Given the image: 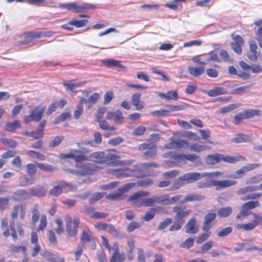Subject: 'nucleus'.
Here are the masks:
<instances>
[{
  "label": "nucleus",
  "mask_w": 262,
  "mask_h": 262,
  "mask_svg": "<svg viewBox=\"0 0 262 262\" xmlns=\"http://www.w3.org/2000/svg\"><path fill=\"white\" fill-rule=\"evenodd\" d=\"M37 165L40 170L46 172H53L57 170L56 167L48 164L37 163Z\"/></svg>",
  "instance_id": "nucleus-34"
},
{
  "label": "nucleus",
  "mask_w": 262,
  "mask_h": 262,
  "mask_svg": "<svg viewBox=\"0 0 262 262\" xmlns=\"http://www.w3.org/2000/svg\"><path fill=\"white\" fill-rule=\"evenodd\" d=\"M117 152L113 151L107 154L104 152V163L109 165H112L114 163L117 161L120 157L116 154Z\"/></svg>",
  "instance_id": "nucleus-17"
},
{
  "label": "nucleus",
  "mask_w": 262,
  "mask_h": 262,
  "mask_svg": "<svg viewBox=\"0 0 262 262\" xmlns=\"http://www.w3.org/2000/svg\"><path fill=\"white\" fill-rule=\"evenodd\" d=\"M63 138L64 137L63 136H56L52 141H51L49 145L51 147H54L58 146L63 140Z\"/></svg>",
  "instance_id": "nucleus-63"
},
{
  "label": "nucleus",
  "mask_w": 262,
  "mask_h": 262,
  "mask_svg": "<svg viewBox=\"0 0 262 262\" xmlns=\"http://www.w3.org/2000/svg\"><path fill=\"white\" fill-rule=\"evenodd\" d=\"M179 158L182 160H187L194 163H198L201 161L200 157L195 154L181 155Z\"/></svg>",
  "instance_id": "nucleus-28"
},
{
  "label": "nucleus",
  "mask_w": 262,
  "mask_h": 262,
  "mask_svg": "<svg viewBox=\"0 0 262 262\" xmlns=\"http://www.w3.org/2000/svg\"><path fill=\"white\" fill-rule=\"evenodd\" d=\"M212 185L216 187V190L231 187L237 184V181L232 180H212Z\"/></svg>",
  "instance_id": "nucleus-6"
},
{
  "label": "nucleus",
  "mask_w": 262,
  "mask_h": 262,
  "mask_svg": "<svg viewBox=\"0 0 262 262\" xmlns=\"http://www.w3.org/2000/svg\"><path fill=\"white\" fill-rule=\"evenodd\" d=\"M8 226L7 220L3 219L2 222L1 228L4 231L3 234L5 237H8L10 234Z\"/></svg>",
  "instance_id": "nucleus-52"
},
{
  "label": "nucleus",
  "mask_w": 262,
  "mask_h": 262,
  "mask_svg": "<svg viewBox=\"0 0 262 262\" xmlns=\"http://www.w3.org/2000/svg\"><path fill=\"white\" fill-rule=\"evenodd\" d=\"M35 181V179L34 177L24 175L19 178V184L22 186H27L34 183Z\"/></svg>",
  "instance_id": "nucleus-29"
},
{
  "label": "nucleus",
  "mask_w": 262,
  "mask_h": 262,
  "mask_svg": "<svg viewBox=\"0 0 262 262\" xmlns=\"http://www.w3.org/2000/svg\"><path fill=\"white\" fill-rule=\"evenodd\" d=\"M100 98V95L97 93H94L91 95L87 99L84 97H80V99H83V103L87 105L88 109H91L93 104H95Z\"/></svg>",
  "instance_id": "nucleus-16"
},
{
  "label": "nucleus",
  "mask_w": 262,
  "mask_h": 262,
  "mask_svg": "<svg viewBox=\"0 0 262 262\" xmlns=\"http://www.w3.org/2000/svg\"><path fill=\"white\" fill-rule=\"evenodd\" d=\"M106 231L116 237H121L122 235L119 230L116 229L114 226L109 224L106 229Z\"/></svg>",
  "instance_id": "nucleus-40"
},
{
  "label": "nucleus",
  "mask_w": 262,
  "mask_h": 262,
  "mask_svg": "<svg viewBox=\"0 0 262 262\" xmlns=\"http://www.w3.org/2000/svg\"><path fill=\"white\" fill-rule=\"evenodd\" d=\"M51 33V32L32 31L25 33L24 35L26 39H32L39 38L42 36H49Z\"/></svg>",
  "instance_id": "nucleus-13"
},
{
  "label": "nucleus",
  "mask_w": 262,
  "mask_h": 262,
  "mask_svg": "<svg viewBox=\"0 0 262 262\" xmlns=\"http://www.w3.org/2000/svg\"><path fill=\"white\" fill-rule=\"evenodd\" d=\"M155 195L150 198H144L142 206H145L147 207L152 206L154 204H156Z\"/></svg>",
  "instance_id": "nucleus-56"
},
{
  "label": "nucleus",
  "mask_w": 262,
  "mask_h": 262,
  "mask_svg": "<svg viewBox=\"0 0 262 262\" xmlns=\"http://www.w3.org/2000/svg\"><path fill=\"white\" fill-rule=\"evenodd\" d=\"M237 107V105L235 104H231L226 106L220 108V112L221 113H226L229 112L232 110H234Z\"/></svg>",
  "instance_id": "nucleus-62"
},
{
  "label": "nucleus",
  "mask_w": 262,
  "mask_h": 262,
  "mask_svg": "<svg viewBox=\"0 0 262 262\" xmlns=\"http://www.w3.org/2000/svg\"><path fill=\"white\" fill-rule=\"evenodd\" d=\"M96 121L98 122L100 128L103 130L113 131L115 129L114 126H110L108 122L105 120L100 119Z\"/></svg>",
  "instance_id": "nucleus-43"
},
{
  "label": "nucleus",
  "mask_w": 262,
  "mask_h": 262,
  "mask_svg": "<svg viewBox=\"0 0 262 262\" xmlns=\"http://www.w3.org/2000/svg\"><path fill=\"white\" fill-rule=\"evenodd\" d=\"M155 215V210L154 208H151L150 211L146 212L145 214L142 219L146 222H149L154 217Z\"/></svg>",
  "instance_id": "nucleus-54"
},
{
  "label": "nucleus",
  "mask_w": 262,
  "mask_h": 262,
  "mask_svg": "<svg viewBox=\"0 0 262 262\" xmlns=\"http://www.w3.org/2000/svg\"><path fill=\"white\" fill-rule=\"evenodd\" d=\"M62 192L61 187L59 185L53 187L49 191V194L54 196H57L61 194Z\"/></svg>",
  "instance_id": "nucleus-57"
},
{
  "label": "nucleus",
  "mask_w": 262,
  "mask_h": 262,
  "mask_svg": "<svg viewBox=\"0 0 262 262\" xmlns=\"http://www.w3.org/2000/svg\"><path fill=\"white\" fill-rule=\"evenodd\" d=\"M260 204L258 201H249L244 203L241 206V213L244 215H249V210L254 209L257 207H259Z\"/></svg>",
  "instance_id": "nucleus-10"
},
{
  "label": "nucleus",
  "mask_w": 262,
  "mask_h": 262,
  "mask_svg": "<svg viewBox=\"0 0 262 262\" xmlns=\"http://www.w3.org/2000/svg\"><path fill=\"white\" fill-rule=\"evenodd\" d=\"M171 143L172 144H174L177 148H187L189 145L188 142L186 140H179L178 139H173Z\"/></svg>",
  "instance_id": "nucleus-46"
},
{
  "label": "nucleus",
  "mask_w": 262,
  "mask_h": 262,
  "mask_svg": "<svg viewBox=\"0 0 262 262\" xmlns=\"http://www.w3.org/2000/svg\"><path fill=\"white\" fill-rule=\"evenodd\" d=\"M0 141L10 148H15L17 145V142L11 139L0 138Z\"/></svg>",
  "instance_id": "nucleus-44"
},
{
  "label": "nucleus",
  "mask_w": 262,
  "mask_h": 262,
  "mask_svg": "<svg viewBox=\"0 0 262 262\" xmlns=\"http://www.w3.org/2000/svg\"><path fill=\"white\" fill-rule=\"evenodd\" d=\"M232 212L231 207H222L219 209L217 212V215L221 217H227Z\"/></svg>",
  "instance_id": "nucleus-32"
},
{
  "label": "nucleus",
  "mask_w": 262,
  "mask_h": 262,
  "mask_svg": "<svg viewBox=\"0 0 262 262\" xmlns=\"http://www.w3.org/2000/svg\"><path fill=\"white\" fill-rule=\"evenodd\" d=\"M157 154V146L155 145L153 147H152L151 148L148 149L147 151H145L143 154V156L144 157L149 158H154L156 157V155Z\"/></svg>",
  "instance_id": "nucleus-45"
},
{
  "label": "nucleus",
  "mask_w": 262,
  "mask_h": 262,
  "mask_svg": "<svg viewBox=\"0 0 262 262\" xmlns=\"http://www.w3.org/2000/svg\"><path fill=\"white\" fill-rule=\"evenodd\" d=\"M210 236V233H202L196 239V242L198 244L202 243L206 241Z\"/></svg>",
  "instance_id": "nucleus-64"
},
{
  "label": "nucleus",
  "mask_w": 262,
  "mask_h": 262,
  "mask_svg": "<svg viewBox=\"0 0 262 262\" xmlns=\"http://www.w3.org/2000/svg\"><path fill=\"white\" fill-rule=\"evenodd\" d=\"M143 198H141L138 192L131 195L128 199V201L132 202V204L140 207L143 205Z\"/></svg>",
  "instance_id": "nucleus-21"
},
{
  "label": "nucleus",
  "mask_w": 262,
  "mask_h": 262,
  "mask_svg": "<svg viewBox=\"0 0 262 262\" xmlns=\"http://www.w3.org/2000/svg\"><path fill=\"white\" fill-rule=\"evenodd\" d=\"M194 240L192 237L187 238L185 241L180 244L181 248L189 249L193 246Z\"/></svg>",
  "instance_id": "nucleus-48"
},
{
  "label": "nucleus",
  "mask_w": 262,
  "mask_h": 262,
  "mask_svg": "<svg viewBox=\"0 0 262 262\" xmlns=\"http://www.w3.org/2000/svg\"><path fill=\"white\" fill-rule=\"evenodd\" d=\"M26 207L23 205H17L14 206L11 214V217L12 219L17 217L18 214H19L20 217L24 219L26 214Z\"/></svg>",
  "instance_id": "nucleus-12"
},
{
  "label": "nucleus",
  "mask_w": 262,
  "mask_h": 262,
  "mask_svg": "<svg viewBox=\"0 0 262 262\" xmlns=\"http://www.w3.org/2000/svg\"><path fill=\"white\" fill-rule=\"evenodd\" d=\"M20 122L18 120H16L12 122H10L6 123L5 129L7 131L13 133L17 128H20Z\"/></svg>",
  "instance_id": "nucleus-26"
},
{
  "label": "nucleus",
  "mask_w": 262,
  "mask_h": 262,
  "mask_svg": "<svg viewBox=\"0 0 262 262\" xmlns=\"http://www.w3.org/2000/svg\"><path fill=\"white\" fill-rule=\"evenodd\" d=\"M29 195L31 196L43 197L47 194V190L42 186L37 185L31 188L29 190Z\"/></svg>",
  "instance_id": "nucleus-14"
},
{
  "label": "nucleus",
  "mask_w": 262,
  "mask_h": 262,
  "mask_svg": "<svg viewBox=\"0 0 262 262\" xmlns=\"http://www.w3.org/2000/svg\"><path fill=\"white\" fill-rule=\"evenodd\" d=\"M188 71L190 74L194 77H199L205 72V69L203 67H194L189 66L188 67Z\"/></svg>",
  "instance_id": "nucleus-27"
},
{
  "label": "nucleus",
  "mask_w": 262,
  "mask_h": 262,
  "mask_svg": "<svg viewBox=\"0 0 262 262\" xmlns=\"http://www.w3.org/2000/svg\"><path fill=\"white\" fill-rule=\"evenodd\" d=\"M88 23V20L85 19L80 20L73 19L71 21H69V24L70 25L74 26L77 28H80L85 26Z\"/></svg>",
  "instance_id": "nucleus-50"
},
{
  "label": "nucleus",
  "mask_w": 262,
  "mask_h": 262,
  "mask_svg": "<svg viewBox=\"0 0 262 262\" xmlns=\"http://www.w3.org/2000/svg\"><path fill=\"white\" fill-rule=\"evenodd\" d=\"M196 221L195 217H191L185 225V232L188 234H195L199 229L196 226Z\"/></svg>",
  "instance_id": "nucleus-11"
},
{
  "label": "nucleus",
  "mask_w": 262,
  "mask_h": 262,
  "mask_svg": "<svg viewBox=\"0 0 262 262\" xmlns=\"http://www.w3.org/2000/svg\"><path fill=\"white\" fill-rule=\"evenodd\" d=\"M135 185L134 183H127L120 187L118 189L122 194L124 193L128 192L130 189L133 188Z\"/></svg>",
  "instance_id": "nucleus-53"
},
{
  "label": "nucleus",
  "mask_w": 262,
  "mask_h": 262,
  "mask_svg": "<svg viewBox=\"0 0 262 262\" xmlns=\"http://www.w3.org/2000/svg\"><path fill=\"white\" fill-rule=\"evenodd\" d=\"M156 204H160L163 205H168V195H155Z\"/></svg>",
  "instance_id": "nucleus-47"
},
{
  "label": "nucleus",
  "mask_w": 262,
  "mask_h": 262,
  "mask_svg": "<svg viewBox=\"0 0 262 262\" xmlns=\"http://www.w3.org/2000/svg\"><path fill=\"white\" fill-rule=\"evenodd\" d=\"M86 160L83 161H91L97 163H104V152L95 151L90 154L89 156L85 155Z\"/></svg>",
  "instance_id": "nucleus-7"
},
{
  "label": "nucleus",
  "mask_w": 262,
  "mask_h": 262,
  "mask_svg": "<svg viewBox=\"0 0 262 262\" xmlns=\"http://www.w3.org/2000/svg\"><path fill=\"white\" fill-rule=\"evenodd\" d=\"M233 42L231 44L232 49L238 54L242 52V46L244 44V40L239 35H235L233 37Z\"/></svg>",
  "instance_id": "nucleus-9"
},
{
  "label": "nucleus",
  "mask_w": 262,
  "mask_h": 262,
  "mask_svg": "<svg viewBox=\"0 0 262 262\" xmlns=\"http://www.w3.org/2000/svg\"><path fill=\"white\" fill-rule=\"evenodd\" d=\"M37 163H29L26 165L27 172L29 176L33 177L37 171Z\"/></svg>",
  "instance_id": "nucleus-42"
},
{
  "label": "nucleus",
  "mask_w": 262,
  "mask_h": 262,
  "mask_svg": "<svg viewBox=\"0 0 262 262\" xmlns=\"http://www.w3.org/2000/svg\"><path fill=\"white\" fill-rule=\"evenodd\" d=\"M213 244V242L210 241L203 244L201 248V252L202 253H206L208 251L210 250Z\"/></svg>",
  "instance_id": "nucleus-55"
},
{
  "label": "nucleus",
  "mask_w": 262,
  "mask_h": 262,
  "mask_svg": "<svg viewBox=\"0 0 262 262\" xmlns=\"http://www.w3.org/2000/svg\"><path fill=\"white\" fill-rule=\"evenodd\" d=\"M27 154L32 158H35L39 161H44L46 159V156L34 150H29Z\"/></svg>",
  "instance_id": "nucleus-41"
},
{
  "label": "nucleus",
  "mask_w": 262,
  "mask_h": 262,
  "mask_svg": "<svg viewBox=\"0 0 262 262\" xmlns=\"http://www.w3.org/2000/svg\"><path fill=\"white\" fill-rule=\"evenodd\" d=\"M186 184L185 181L183 179V176L180 177L178 179L174 181L173 185L171 187V190H174L179 189L182 186Z\"/></svg>",
  "instance_id": "nucleus-36"
},
{
  "label": "nucleus",
  "mask_w": 262,
  "mask_h": 262,
  "mask_svg": "<svg viewBox=\"0 0 262 262\" xmlns=\"http://www.w3.org/2000/svg\"><path fill=\"white\" fill-rule=\"evenodd\" d=\"M45 107H36L31 113L29 116L24 117V121L28 123L31 121L38 122L40 120L42 115L45 111Z\"/></svg>",
  "instance_id": "nucleus-3"
},
{
  "label": "nucleus",
  "mask_w": 262,
  "mask_h": 262,
  "mask_svg": "<svg viewBox=\"0 0 262 262\" xmlns=\"http://www.w3.org/2000/svg\"><path fill=\"white\" fill-rule=\"evenodd\" d=\"M68 157L69 158L74 159L76 162L83 161V160H86L85 157V155L81 154L79 149H75L71 151L68 153Z\"/></svg>",
  "instance_id": "nucleus-18"
},
{
  "label": "nucleus",
  "mask_w": 262,
  "mask_h": 262,
  "mask_svg": "<svg viewBox=\"0 0 262 262\" xmlns=\"http://www.w3.org/2000/svg\"><path fill=\"white\" fill-rule=\"evenodd\" d=\"M77 146L80 148V153L83 155L90 153V150L85 147V146H96L94 145L93 140H92L81 141L77 143Z\"/></svg>",
  "instance_id": "nucleus-15"
},
{
  "label": "nucleus",
  "mask_w": 262,
  "mask_h": 262,
  "mask_svg": "<svg viewBox=\"0 0 262 262\" xmlns=\"http://www.w3.org/2000/svg\"><path fill=\"white\" fill-rule=\"evenodd\" d=\"M262 196V193H253L245 195L241 198V200H255Z\"/></svg>",
  "instance_id": "nucleus-49"
},
{
  "label": "nucleus",
  "mask_w": 262,
  "mask_h": 262,
  "mask_svg": "<svg viewBox=\"0 0 262 262\" xmlns=\"http://www.w3.org/2000/svg\"><path fill=\"white\" fill-rule=\"evenodd\" d=\"M207 172L200 173L198 172H191L183 175V179L185 181L186 184L192 183L195 181L199 180L202 178L207 177Z\"/></svg>",
  "instance_id": "nucleus-5"
},
{
  "label": "nucleus",
  "mask_w": 262,
  "mask_h": 262,
  "mask_svg": "<svg viewBox=\"0 0 262 262\" xmlns=\"http://www.w3.org/2000/svg\"><path fill=\"white\" fill-rule=\"evenodd\" d=\"M77 176H85L92 173V169L89 163H80L76 164Z\"/></svg>",
  "instance_id": "nucleus-8"
},
{
  "label": "nucleus",
  "mask_w": 262,
  "mask_h": 262,
  "mask_svg": "<svg viewBox=\"0 0 262 262\" xmlns=\"http://www.w3.org/2000/svg\"><path fill=\"white\" fill-rule=\"evenodd\" d=\"M65 221L66 223V231L70 236H75L78 232L79 221L78 218H75L72 221L71 216L67 215Z\"/></svg>",
  "instance_id": "nucleus-2"
},
{
  "label": "nucleus",
  "mask_w": 262,
  "mask_h": 262,
  "mask_svg": "<svg viewBox=\"0 0 262 262\" xmlns=\"http://www.w3.org/2000/svg\"><path fill=\"white\" fill-rule=\"evenodd\" d=\"M205 198V195L201 194L190 193L186 195L181 201L182 203H185L188 202L200 201Z\"/></svg>",
  "instance_id": "nucleus-20"
},
{
  "label": "nucleus",
  "mask_w": 262,
  "mask_h": 262,
  "mask_svg": "<svg viewBox=\"0 0 262 262\" xmlns=\"http://www.w3.org/2000/svg\"><path fill=\"white\" fill-rule=\"evenodd\" d=\"M257 226V224L255 221L247 224H237L236 227L239 229H243L246 231H250L253 229Z\"/></svg>",
  "instance_id": "nucleus-38"
},
{
  "label": "nucleus",
  "mask_w": 262,
  "mask_h": 262,
  "mask_svg": "<svg viewBox=\"0 0 262 262\" xmlns=\"http://www.w3.org/2000/svg\"><path fill=\"white\" fill-rule=\"evenodd\" d=\"M221 160V155L215 154L210 155L205 158V162L207 164L214 165L219 163Z\"/></svg>",
  "instance_id": "nucleus-25"
},
{
  "label": "nucleus",
  "mask_w": 262,
  "mask_h": 262,
  "mask_svg": "<svg viewBox=\"0 0 262 262\" xmlns=\"http://www.w3.org/2000/svg\"><path fill=\"white\" fill-rule=\"evenodd\" d=\"M247 172V171L245 166H243L242 168L236 170L234 174L232 176V178L234 179L242 178L243 177V175Z\"/></svg>",
  "instance_id": "nucleus-58"
},
{
  "label": "nucleus",
  "mask_w": 262,
  "mask_h": 262,
  "mask_svg": "<svg viewBox=\"0 0 262 262\" xmlns=\"http://www.w3.org/2000/svg\"><path fill=\"white\" fill-rule=\"evenodd\" d=\"M227 91L223 87L214 86L212 89L207 92V95L211 97L227 94Z\"/></svg>",
  "instance_id": "nucleus-19"
},
{
  "label": "nucleus",
  "mask_w": 262,
  "mask_h": 262,
  "mask_svg": "<svg viewBox=\"0 0 262 262\" xmlns=\"http://www.w3.org/2000/svg\"><path fill=\"white\" fill-rule=\"evenodd\" d=\"M32 222L33 224H34L38 221L40 216V213L38 211L37 207L33 208L32 210Z\"/></svg>",
  "instance_id": "nucleus-61"
},
{
  "label": "nucleus",
  "mask_w": 262,
  "mask_h": 262,
  "mask_svg": "<svg viewBox=\"0 0 262 262\" xmlns=\"http://www.w3.org/2000/svg\"><path fill=\"white\" fill-rule=\"evenodd\" d=\"M13 199L15 201H20L30 198L29 193L25 189H19L14 192L13 194Z\"/></svg>",
  "instance_id": "nucleus-22"
},
{
  "label": "nucleus",
  "mask_w": 262,
  "mask_h": 262,
  "mask_svg": "<svg viewBox=\"0 0 262 262\" xmlns=\"http://www.w3.org/2000/svg\"><path fill=\"white\" fill-rule=\"evenodd\" d=\"M188 148H189L190 151L196 152H199L209 149L207 146H205L204 145L199 144L198 143L189 144Z\"/></svg>",
  "instance_id": "nucleus-31"
},
{
  "label": "nucleus",
  "mask_w": 262,
  "mask_h": 262,
  "mask_svg": "<svg viewBox=\"0 0 262 262\" xmlns=\"http://www.w3.org/2000/svg\"><path fill=\"white\" fill-rule=\"evenodd\" d=\"M257 46L254 43H250L249 52L248 53V57L251 60L255 61L257 59L258 53L257 52Z\"/></svg>",
  "instance_id": "nucleus-23"
},
{
  "label": "nucleus",
  "mask_w": 262,
  "mask_h": 262,
  "mask_svg": "<svg viewBox=\"0 0 262 262\" xmlns=\"http://www.w3.org/2000/svg\"><path fill=\"white\" fill-rule=\"evenodd\" d=\"M146 130V127L143 126H139L136 127L132 132L133 136H139L142 135Z\"/></svg>",
  "instance_id": "nucleus-60"
},
{
  "label": "nucleus",
  "mask_w": 262,
  "mask_h": 262,
  "mask_svg": "<svg viewBox=\"0 0 262 262\" xmlns=\"http://www.w3.org/2000/svg\"><path fill=\"white\" fill-rule=\"evenodd\" d=\"M141 95L139 93H136L133 95L132 97V102L134 105L136 107L138 110H141L144 107L143 102H140V99Z\"/></svg>",
  "instance_id": "nucleus-24"
},
{
  "label": "nucleus",
  "mask_w": 262,
  "mask_h": 262,
  "mask_svg": "<svg viewBox=\"0 0 262 262\" xmlns=\"http://www.w3.org/2000/svg\"><path fill=\"white\" fill-rule=\"evenodd\" d=\"M106 198L110 200H122L123 199L122 192L118 189L116 191L109 194L106 196Z\"/></svg>",
  "instance_id": "nucleus-33"
},
{
  "label": "nucleus",
  "mask_w": 262,
  "mask_h": 262,
  "mask_svg": "<svg viewBox=\"0 0 262 262\" xmlns=\"http://www.w3.org/2000/svg\"><path fill=\"white\" fill-rule=\"evenodd\" d=\"M141 225L140 223L133 221L131 222L127 226V231L128 232H132L134 231L136 229L140 228Z\"/></svg>",
  "instance_id": "nucleus-59"
},
{
  "label": "nucleus",
  "mask_w": 262,
  "mask_h": 262,
  "mask_svg": "<svg viewBox=\"0 0 262 262\" xmlns=\"http://www.w3.org/2000/svg\"><path fill=\"white\" fill-rule=\"evenodd\" d=\"M259 189L258 186H246L238 189L236 193L240 195H244L247 193L255 191Z\"/></svg>",
  "instance_id": "nucleus-30"
},
{
  "label": "nucleus",
  "mask_w": 262,
  "mask_h": 262,
  "mask_svg": "<svg viewBox=\"0 0 262 262\" xmlns=\"http://www.w3.org/2000/svg\"><path fill=\"white\" fill-rule=\"evenodd\" d=\"M250 137L246 135L238 134L235 137L232 139L231 141L235 143H242L249 141Z\"/></svg>",
  "instance_id": "nucleus-39"
},
{
  "label": "nucleus",
  "mask_w": 262,
  "mask_h": 262,
  "mask_svg": "<svg viewBox=\"0 0 262 262\" xmlns=\"http://www.w3.org/2000/svg\"><path fill=\"white\" fill-rule=\"evenodd\" d=\"M172 222V219L171 218L167 217L164 221L160 222L159 225L158 227L159 230H163L166 228Z\"/></svg>",
  "instance_id": "nucleus-51"
},
{
  "label": "nucleus",
  "mask_w": 262,
  "mask_h": 262,
  "mask_svg": "<svg viewBox=\"0 0 262 262\" xmlns=\"http://www.w3.org/2000/svg\"><path fill=\"white\" fill-rule=\"evenodd\" d=\"M83 101H84L83 99H80L77 105V109L75 111L74 114V117L75 119H79L83 113Z\"/></svg>",
  "instance_id": "nucleus-35"
},
{
  "label": "nucleus",
  "mask_w": 262,
  "mask_h": 262,
  "mask_svg": "<svg viewBox=\"0 0 262 262\" xmlns=\"http://www.w3.org/2000/svg\"><path fill=\"white\" fill-rule=\"evenodd\" d=\"M117 248L115 249V252L111 256L110 261V262H118L119 261H124L125 259V256L123 254H121Z\"/></svg>",
  "instance_id": "nucleus-37"
},
{
  "label": "nucleus",
  "mask_w": 262,
  "mask_h": 262,
  "mask_svg": "<svg viewBox=\"0 0 262 262\" xmlns=\"http://www.w3.org/2000/svg\"><path fill=\"white\" fill-rule=\"evenodd\" d=\"M107 173L112 174L118 179H122L130 176L132 171L128 168L122 167L120 168H110L106 170Z\"/></svg>",
  "instance_id": "nucleus-4"
},
{
  "label": "nucleus",
  "mask_w": 262,
  "mask_h": 262,
  "mask_svg": "<svg viewBox=\"0 0 262 262\" xmlns=\"http://www.w3.org/2000/svg\"><path fill=\"white\" fill-rule=\"evenodd\" d=\"M172 211L176 215L174 216V221L169 229L171 232L180 230L185 223L183 218L187 216L191 212L190 209H186L185 207L181 206L173 207Z\"/></svg>",
  "instance_id": "nucleus-1"
}]
</instances>
